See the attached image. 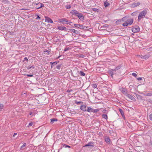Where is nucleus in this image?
Segmentation results:
<instances>
[{"mask_svg":"<svg viewBox=\"0 0 152 152\" xmlns=\"http://www.w3.org/2000/svg\"><path fill=\"white\" fill-rule=\"evenodd\" d=\"M133 19L132 18H130L129 17V18L127 20V22L129 23V25H131L132 24L133 22Z\"/></svg>","mask_w":152,"mask_h":152,"instance_id":"nucleus-10","label":"nucleus"},{"mask_svg":"<svg viewBox=\"0 0 152 152\" xmlns=\"http://www.w3.org/2000/svg\"><path fill=\"white\" fill-rule=\"evenodd\" d=\"M65 8L67 9H69L71 8V6L69 5L65 6Z\"/></svg>","mask_w":152,"mask_h":152,"instance_id":"nucleus-38","label":"nucleus"},{"mask_svg":"<svg viewBox=\"0 0 152 152\" xmlns=\"http://www.w3.org/2000/svg\"><path fill=\"white\" fill-rule=\"evenodd\" d=\"M149 102H150L151 103H152V100H150V101H149Z\"/></svg>","mask_w":152,"mask_h":152,"instance_id":"nucleus-64","label":"nucleus"},{"mask_svg":"<svg viewBox=\"0 0 152 152\" xmlns=\"http://www.w3.org/2000/svg\"><path fill=\"white\" fill-rule=\"evenodd\" d=\"M150 143H151V145H152V141H150Z\"/></svg>","mask_w":152,"mask_h":152,"instance_id":"nucleus-63","label":"nucleus"},{"mask_svg":"<svg viewBox=\"0 0 152 152\" xmlns=\"http://www.w3.org/2000/svg\"><path fill=\"white\" fill-rule=\"evenodd\" d=\"M57 28L58 29L61 31H66V28L65 26H58Z\"/></svg>","mask_w":152,"mask_h":152,"instance_id":"nucleus-11","label":"nucleus"},{"mask_svg":"<svg viewBox=\"0 0 152 152\" xmlns=\"http://www.w3.org/2000/svg\"><path fill=\"white\" fill-rule=\"evenodd\" d=\"M150 57V56L149 55L147 54L144 55V56H142V55L141 56V58L142 59H147L148 58Z\"/></svg>","mask_w":152,"mask_h":152,"instance_id":"nucleus-12","label":"nucleus"},{"mask_svg":"<svg viewBox=\"0 0 152 152\" xmlns=\"http://www.w3.org/2000/svg\"><path fill=\"white\" fill-rule=\"evenodd\" d=\"M59 21L63 24H65L67 23V20L65 18H63L58 19Z\"/></svg>","mask_w":152,"mask_h":152,"instance_id":"nucleus-6","label":"nucleus"},{"mask_svg":"<svg viewBox=\"0 0 152 152\" xmlns=\"http://www.w3.org/2000/svg\"><path fill=\"white\" fill-rule=\"evenodd\" d=\"M121 92L122 93L124 94H127V91L126 90H125L124 88H122V90H121Z\"/></svg>","mask_w":152,"mask_h":152,"instance_id":"nucleus-26","label":"nucleus"},{"mask_svg":"<svg viewBox=\"0 0 152 152\" xmlns=\"http://www.w3.org/2000/svg\"><path fill=\"white\" fill-rule=\"evenodd\" d=\"M94 142H88L89 146L91 147H94V146H96V145H94Z\"/></svg>","mask_w":152,"mask_h":152,"instance_id":"nucleus-16","label":"nucleus"},{"mask_svg":"<svg viewBox=\"0 0 152 152\" xmlns=\"http://www.w3.org/2000/svg\"><path fill=\"white\" fill-rule=\"evenodd\" d=\"M106 111H107V110L105 109L103 110L102 111V112L104 113H106Z\"/></svg>","mask_w":152,"mask_h":152,"instance_id":"nucleus-57","label":"nucleus"},{"mask_svg":"<svg viewBox=\"0 0 152 152\" xmlns=\"http://www.w3.org/2000/svg\"><path fill=\"white\" fill-rule=\"evenodd\" d=\"M86 106L85 105H82L80 107V110L83 112H86L87 111V109H86Z\"/></svg>","mask_w":152,"mask_h":152,"instance_id":"nucleus-8","label":"nucleus"},{"mask_svg":"<svg viewBox=\"0 0 152 152\" xmlns=\"http://www.w3.org/2000/svg\"><path fill=\"white\" fill-rule=\"evenodd\" d=\"M79 74L80 75L82 76H84L85 75V74L82 71H80L79 72Z\"/></svg>","mask_w":152,"mask_h":152,"instance_id":"nucleus-23","label":"nucleus"},{"mask_svg":"<svg viewBox=\"0 0 152 152\" xmlns=\"http://www.w3.org/2000/svg\"><path fill=\"white\" fill-rule=\"evenodd\" d=\"M50 123L53 124L55 121H58V119L56 118H52L50 119Z\"/></svg>","mask_w":152,"mask_h":152,"instance_id":"nucleus-22","label":"nucleus"},{"mask_svg":"<svg viewBox=\"0 0 152 152\" xmlns=\"http://www.w3.org/2000/svg\"><path fill=\"white\" fill-rule=\"evenodd\" d=\"M121 19H119L118 20H117L116 21V23H117L118 24H119V22H121Z\"/></svg>","mask_w":152,"mask_h":152,"instance_id":"nucleus-42","label":"nucleus"},{"mask_svg":"<svg viewBox=\"0 0 152 152\" xmlns=\"http://www.w3.org/2000/svg\"><path fill=\"white\" fill-rule=\"evenodd\" d=\"M63 147H65V148H66L67 147L69 148H70L71 147L70 146H69V145H67L66 144H64Z\"/></svg>","mask_w":152,"mask_h":152,"instance_id":"nucleus-33","label":"nucleus"},{"mask_svg":"<svg viewBox=\"0 0 152 152\" xmlns=\"http://www.w3.org/2000/svg\"><path fill=\"white\" fill-rule=\"evenodd\" d=\"M26 75L28 77H32L33 76V75L27 74Z\"/></svg>","mask_w":152,"mask_h":152,"instance_id":"nucleus-49","label":"nucleus"},{"mask_svg":"<svg viewBox=\"0 0 152 152\" xmlns=\"http://www.w3.org/2000/svg\"><path fill=\"white\" fill-rule=\"evenodd\" d=\"M4 108V105L2 104H0V108L1 110Z\"/></svg>","mask_w":152,"mask_h":152,"instance_id":"nucleus-35","label":"nucleus"},{"mask_svg":"<svg viewBox=\"0 0 152 152\" xmlns=\"http://www.w3.org/2000/svg\"><path fill=\"white\" fill-rule=\"evenodd\" d=\"M34 66H28V68H27V69H34Z\"/></svg>","mask_w":152,"mask_h":152,"instance_id":"nucleus-36","label":"nucleus"},{"mask_svg":"<svg viewBox=\"0 0 152 152\" xmlns=\"http://www.w3.org/2000/svg\"><path fill=\"white\" fill-rule=\"evenodd\" d=\"M99 109H93L92 112L94 113H96L99 111Z\"/></svg>","mask_w":152,"mask_h":152,"instance_id":"nucleus-27","label":"nucleus"},{"mask_svg":"<svg viewBox=\"0 0 152 152\" xmlns=\"http://www.w3.org/2000/svg\"><path fill=\"white\" fill-rule=\"evenodd\" d=\"M35 16H37V18H36V19H41L40 17L39 16V15H35Z\"/></svg>","mask_w":152,"mask_h":152,"instance_id":"nucleus-53","label":"nucleus"},{"mask_svg":"<svg viewBox=\"0 0 152 152\" xmlns=\"http://www.w3.org/2000/svg\"><path fill=\"white\" fill-rule=\"evenodd\" d=\"M138 11H135L134 12H133V13H132V14H131V15L132 16H136L137 14L138 13Z\"/></svg>","mask_w":152,"mask_h":152,"instance_id":"nucleus-25","label":"nucleus"},{"mask_svg":"<svg viewBox=\"0 0 152 152\" xmlns=\"http://www.w3.org/2000/svg\"><path fill=\"white\" fill-rule=\"evenodd\" d=\"M68 30L70 32H73V33H75L76 34H79V32L75 29L73 28H70Z\"/></svg>","mask_w":152,"mask_h":152,"instance_id":"nucleus-9","label":"nucleus"},{"mask_svg":"<svg viewBox=\"0 0 152 152\" xmlns=\"http://www.w3.org/2000/svg\"><path fill=\"white\" fill-rule=\"evenodd\" d=\"M113 69V71H115V72H116V70H116V69H115V68L114 69Z\"/></svg>","mask_w":152,"mask_h":152,"instance_id":"nucleus-62","label":"nucleus"},{"mask_svg":"<svg viewBox=\"0 0 152 152\" xmlns=\"http://www.w3.org/2000/svg\"><path fill=\"white\" fill-rule=\"evenodd\" d=\"M44 52H47L48 53V54H49L50 53V51L46 49H45L44 50Z\"/></svg>","mask_w":152,"mask_h":152,"instance_id":"nucleus-41","label":"nucleus"},{"mask_svg":"<svg viewBox=\"0 0 152 152\" xmlns=\"http://www.w3.org/2000/svg\"><path fill=\"white\" fill-rule=\"evenodd\" d=\"M78 14L76 15V16H77L79 19L81 20H84V17L83 15L79 12H78Z\"/></svg>","mask_w":152,"mask_h":152,"instance_id":"nucleus-3","label":"nucleus"},{"mask_svg":"<svg viewBox=\"0 0 152 152\" xmlns=\"http://www.w3.org/2000/svg\"><path fill=\"white\" fill-rule=\"evenodd\" d=\"M28 61V59L27 58V57H25L24 58V60L23 61H26L27 62Z\"/></svg>","mask_w":152,"mask_h":152,"instance_id":"nucleus-52","label":"nucleus"},{"mask_svg":"<svg viewBox=\"0 0 152 152\" xmlns=\"http://www.w3.org/2000/svg\"><path fill=\"white\" fill-rule=\"evenodd\" d=\"M127 96L130 99H131L132 100H134L135 99V98H134V97L133 96H132L130 94H127Z\"/></svg>","mask_w":152,"mask_h":152,"instance_id":"nucleus-18","label":"nucleus"},{"mask_svg":"<svg viewBox=\"0 0 152 152\" xmlns=\"http://www.w3.org/2000/svg\"><path fill=\"white\" fill-rule=\"evenodd\" d=\"M140 28L137 26H133L132 28V31L133 33H137L140 31Z\"/></svg>","mask_w":152,"mask_h":152,"instance_id":"nucleus-2","label":"nucleus"},{"mask_svg":"<svg viewBox=\"0 0 152 152\" xmlns=\"http://www.w3.org/2000/svg\"><path fill=\"white\" fill-rule=\"evenodd\" d=\"M121 67V66L120 65L116 66V67L115 68V69H116V70H118V69H120Z\"/></svg>","mask_w":152,"mask_h":152,"instance_id":"nucleus-34","label":"nucleus"},{"mask_svg":"<svg viewBox=\"0 0 152 152\" xmlns=\"http://www.w3.org/2000/svg\"><path fill=\"white\" fill-rule=\"evenodd\" d=\"M45 22H47L50 23H53V21L50 18L48 17H45Z\"/></svg>","mask_w":152,"mask_h":152,"instance_id":"nucleus-7","label":"nucleus"},{"mask_svg":"<svg viewBox=\"0 0 152 152\" xmlns=\"http://www.w3.org/2000/svg\"><path fill=\"white\" fill-rule=\"evenodd\" d=\"M142 78L141 77H139L137 78V79L138 80H142Z\"/></svg>","mask_w":152,"mask_h":152,"instance_id":"nucleus-56","label":"nucleus"},{"mask_svg":"<svg viewBox=\"0 0 152 152\" xmlns=\"http://www.w3.org/2000/svg\"><path fill=\"white\" fill-rule=\"evenodd\" d=\"M85 56L82 54H80V58H84Z\"/></svg>","mask_w":152,"mask_h":152,"instance_id":"nucleus-44","label":"nucleus"},{"mask_svg":"<svg viewBox=\"0 0 152 152\" xmlns=\"http://www.w3.org/2000/svg\"><path fill=\"white\" fill-rule=\"evenodd\" d=\"M129 24V23H128L127 22H125L124 23L122 24V26H123L125 27L127 26Z\"/></svg>","mask_w":152,"mask_h":152,"instance_id":"nucleus-31","label":"nucleus"},{"mask_svg":"<svg viewBox=\"0 0 152 152\" xmlns=\"http://www.w3.org/2000/svg\"><path fill=\"white\" fill-rule=\"evenodd\" d=\"M32 112H30V113H29V115H31L32 114Z\"/></svg>","mask_w":152,"mask_h":152,"instance_id":"nucleus-61","label":"nucleus"},{"mask_svg":"<svg viewBox=\"0 0 152 152\" xmlns=\"http://www.w3.org/2000/svg\"><path fill=\"white\" fill-rule=\"evenodd\" d=\"M72 23V22H71L70 20H67V24H69V25H70V23Z\"/></svg>","mask_w":152,"mask_h":152,"instance_id":"nucleus-47","label":"nucleus"},{"mask_svg":"<svg viewBox=\"0 0 152 152\" xmlns=\"http://www.w3.org/2000/svg\"><path fill=\"white\" fill-rule=\"evenodd\" d=\"M33 124V123L31 122L29 124V126H32Z\"/></svg>","mask_w":152,"mask_h":152,"instance_id":"nucleus-55","label":"nucleus"},{"mask_svg":"<svg viewBox=\"0 0 152 152\" xmlns=\"http://www.w3.org/2000/svg\"><path fill=\"white\" fill-rule=\"evenodd\" d=\"M72 89H70V90L68 89L66 91V92L67 93H69L70 92H72Z\"/></svg>","mask_w":152,"mask_h":152,"instance_id":"nucleus-51","label":"nucleus"},{"mask_svg":"<svg viewBox=\"0 0 152 152\" xmlns=\"http://www.w3.org/2000/svg\"><path fill=\"white\" fill-rule=\"evenodd\" d=\"M140 4V2L134 3L132 5V6L133 7H136L138 6H139Z\"/></svg>","mask_w":152,"mask_h":152,"instance_id":"nucleus-15","label":"nucleus"},{"mask_svg":"<svg viewBox=\"0 0 152 152\" xmlns=\"http://www.w3.org/2000/svg\"><path fill=\"white\" fill-rule=\"evenodd\" d=\"M75 103L77 104H82L83 103V102L81 101L78 102L76 101H75Z\"/></svg>","mask_w":152,"mask_h":152,"instance_id":"nucleus-28","label":"nucleus"},{"mask_svg":"<svg viewBox=\"0 0 152 152\" xmlns=\"http://www.w3.org/2000/svg\"><path fill=\"white\" fill-rule=\"evenodd\" d=\"M102 117L103 118L107 120L108 119V117L107 114H103L102 115Z\"/></svg>","mask_w":152,"mask_h":152,"instance_id":"nucleus-24","label":"nucleus"},{"mask_svg":"<svg viewBox=\"0 0 152 152\" xmlns=\"http://www.w3.org/2000/svg\"><path fill=\"white\" fill-rule=\"evenodd\" d=\"M92 11H94V12H98L99 11V10L97 9H96V8H92Z\"/></svg>","mask_w":152,"mask_h":152,"instance_id":"nucleus-30","label":"nucleus"},{"mask_svg":"<svg viewBox=\"0 0 152 152\" xmlns=\"http://www.w3.org/2000/svg\"><path fill=\"white\" fill-rule=\"evenodd\" d=\"M149 118L152 121V114H151L149 115Z\"/></svg>","mask_w":152,"mask_h":152,"instance_id":"nucleus-45","label":"nucleus"},{"mask_svg":"<svg viewBox=\"0 0 152 152\" xmlns=\"http://www.w3.org/2000/svg\"><path fill=\"white\" fill-rule=\"evenodd\" d=\"M71 48H69V47H66L65 48H64V51H66L69 50Z\"/></svg>","mask_w":152,"mask_h":152,"instance_id":"nucleus-29","label":"nucleus"},{"mask_svg":"<svg viewBox=\"0 0 152 152\" xmlns=\"http://www.w3.org/2000/svg\"><path fill=\"white\" fill-rule=\"evenodd\" d=\"M115 72L113 71L112 69H110L108 70V73L111 75V77L113 78V75L116 74Z\"/></svg>","mask_w":152,"mask_h":152,"instance_id":"nucleus-4","label":"nucleus"},{"mask_svg":"<svg viewBox=\"0 0 152 152\" xmlns=\"http://www.w3.org/2000/svg\"><path fill=\"white\" fill-rule=\"evenodd\" d=\"M129 17L128 16H126L123 17L122 19L121 20L122 21L124 22H127V20L129 18Z\"/></svg>","mask_w":152,"mask_h":152,"instance_id":"nucleus-14","label":"nucleus"},{"mask_svg":"<svg viewBox=\"0 0 152 152\" xmlns=\"http://www.w3.org/2000/svg\"><path fill=\"white\" fill-rule=\"evenodd\" d=\"M103 27H104L105 28H107L108 27V25L106 24L105 26H103Z\"/></svg>","mask_w":152,"mask_h":152,"instance_id":"nucleus-54","label":"nucleus"},{"mask_svg":"<svg viewBox=\"0 0 152 152\" xmlns=\"http://www.w3.org/2000/svg\"><path fill=\"white\" fill-rule=\"evenodd\" d=\"M92 86L94 88H96L97 86V85L96 84H92Z\"/></svg>","mask_w":152,"mask_h":152,"instance_id":"nucleus-37","label":"nucleus"},{"mask_svg":"<svg viewBox=\"0 0 152 152\" xmlns=\"http://www.w3.org/2000/svg\"><path fill=\"white\" fill-rule=\"evenodd\" d=\"M17 133H14L13 135V137H15V136L17 135Z\"/></svg>","mask_w":152,"mask_h":152,"instance_id":"nucleus-60","label":"nucleus"},{"mask_svg":"<svg viewBox=\"0 0 152 152\" xmlns=\"http://www.w3.org/2000/svg\"><path fill=\"white\" fill-rule=\"evenodd\" d=\"M89 145H88V143L87 144L85 145L84 146V147H89Z\"/></svg>","mask_w":152,"mask_h":152,"instance_id":"nucleus-59","label":"nucleus"},{"mask_svg":"<svg viewBox=\"0 0 152 152\" xmlns=\"http://www.w3.org/2000/svg\"><path fill=\"white\" fill-rule=\"evenodd\" d=\"M110 4L109 3L107 0L104 2V5L106 7L109 6Z\"/></svg>","mask_w":152,"mask_h":152,"instance_id":"nucleus-21","label":"nucleus"},{"mask_svg":"<svg viewBox=\"0 0 152 152\" xmlns=\"http://www.w3.org/2000/svg\"><path fill=\"white\" fill-rule=\"evenodd\" d=\"M87 27H86L85 26H83V25L82 24H79V27L78 28L81 29H84L85 28H87Z\"/></svg>","mask_w":152,"mask_h":152,"instance_id":"nucleus-20","label":"nucleus"},{"mask_svg":"<svg viewBox=\"0 0 152 152\" xmlns=\"http://www.w3.org/2000/svg\"><path fill=\"white\" fill-rule=\"evenodd\" d=\"M61 66V64H60V65L57 66L56 68L58 69H60Z\"/></svg>","mask_w":152,"mask_h":152,"instance_id":"nucleus-39","label":"nucleus"},{"mask_svg":"<svg viewBox=\"0 0 152 152\" xmlns=\"http://www.w3.org/2000/svg\"><path fill=\"white\" fill-rule=\"evenodd\" d=\"M79 24H74V26L75 27L78 28V27H79Z\"/></svg>","mask_w":152,"mask_h":152,"instance_id":"nucleus-50","label":"nucleus"},{"mask_svg":"<svg viewBox=\"0 0 152 152\" xmlns=\"http://www.w3.org/2000/svg\"><path fill=\"white\" fill-rule=\"evenodd\" d=\"M147 9H145L142 11L139 14L138 16L137 20L138 22L140 21L142 19L144 18L147 12Z\"/></svg>","mask_w":152,"mask_h":152,"instance_id":"nucleus-1","label":"nucleus"},{"mask_svg":"<svg viewBox=\"0 0 152 152\" xmlns=\"http://www.w3.org/2000/svg\"><path fill=\"white\" fill-rule=\"evenodd\" d=\"M132 75L134 77H136L137 75V74L136 73H133L132 74Z\"/></svg>","mask_w":152,"mask_h":152,"instance_id":"nucleus-43","label":"nucleus"},{"mask_svg":"<svg viewBox=\"0 0 152 152\" xmlns=\"http://www.w3.org/2000/svg\"><path fill=\"white\" fill-rule=\"evenodd\" d=\"M146 94V95L148 96H152V93H148Z\"/></svg>","mask_w":152,"mask_h":152,"instance_id":"nucleus-40","label":"nucleus"},{"mask_svg":"<svg viewBox=\"0 0 152 152\" xmlns=\"http://www.w3.org/2000/svg\"><path fill=\"white\" fill-rule=\"evenodd\" d=\"M93 109L90 107H88L87 108L86 111L89 113L92 112Z\"/></svg>","mask_w":152,"mask_h":152,"instance_id":"nucleus-19","label":"nucleus"},{"mask_svg":"<svg viewBox=\"0 0 152 152\" xmlns=\"http://www.w3.org/2000/svg\"><path fill=\"white\" fill-rule=\"evenodd\" d=\"M119 111L120 112V113H121L122 116L124 118H125V115H124V111L122 109H119Z\"/></svg>","mask_w":152,"mask_h":152,"instance_id":"nucleus-13","label":"nucleus"},{"mask_svg":"<svg viewBox=\"0 0 152 152\" xmlns=\"http://www.w3.org/2000/svg\"><path fill=\"white\" fill-rule=\"evenodd\" d=\"M26 145V143H24L21 147V148H23V147H25Z\"/></svg>","mask_w":152,"mask_h":152,"instance_id":"nucleus-46","label":"nucleus"},{"mask_svg":"<svg viewBox=\"0 0 152 152\" xmlns=\"http://www.w3.org/2000/svg\"><path fill=\"white\" fill-rule=\"evenodd\" d=\"M104 140L105 142L108 144L110 143L111 140L109 137L106 136L104 137Z\"/></svg>","mask_w":152,"mask_h":152,"instance_id":"nucleus-5","label":"nucleus"},{"mask_svg":"<svg viewBox=\"0 0 152 152\" xmlns=\"http://www.w3.org/2000/svg\"><path fill=\"white\" fill-rule=\"evenodd\" d=\"M78 11L76 10H73L71 11L70 13L72 14V15H75L76 16L77 14H78L77 12Z\"/></svg>","mask_w":152,"mask_h":152,"instance_id":"nucleus-17","label":"nucleus"},{"mask_svg":"<svg viewBox=\"0 0 152 152\" xmlns=\"http://www.w3.org/2000/svg\"><path fill=\"white\" fill-rule=\"evenodd\" d=\"M40 4H41V6L40 7H36L37 9H40L44 6V5L43 4H42L41 3H40Z\"/></svg>","mask_w":152,"mask_h":152,"instance_id":"nucleus-32","label":"nucleus"},{"mask_svg":"<svg viewBox=\"0 0 152 152\" xmlns=\"http://www.w3.org/2000/svg\"><path fill=\"white\" fill-rule=\"evenodd\" d=\"M59 62V61H58V62L55 61V62H54L53 63V66H55V65H56L57 64V63L58 62Z\"/></svg>","mask_w":152,"mask_h":152,"instance_id":"nucleus-48","label":"nucleus"},{"mask_svg":"<svg viewBox=\"0 0 152 152\" xmlns=\"http://www.w3.org/2000/svg\"><path fill=\"white\" fill-rule=\"evenodd\" d=\"M50 64H51V68H52L53 66V63L50 62Z\"/></svg>","mask_w":152,"mask_h":152,"instance_id":"nucleus-58","label":"nucleus"}]
</instances>
